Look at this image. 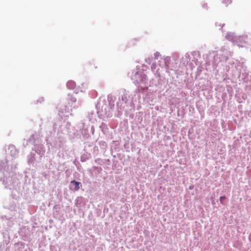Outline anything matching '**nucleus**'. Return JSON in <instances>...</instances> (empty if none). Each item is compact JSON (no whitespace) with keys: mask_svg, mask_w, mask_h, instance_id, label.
<instances>
[{"mask_svg":"<svg viewBox=\"0 0 251 251\" xmlns=\"http://www.w3.org/2000/svg\"><path fill=\"white\" fill-rule=\"evenodd\" d=\"M71 183L74 184V185H75L74 190L75 191H78L79 189V185L80 184V182H77L75 180H72V181H71Z\"/></svg>","mask_w":251,"mask_h":251,"instance_id":"nucleus-1","label":"nucleus"},{"mask_svg":"<svg viewBox=\"0 0 251 251\" xmlns=\"http://www.w3.org/2000/svg\"><path fill=\"white\" fill-rule=\"evenodd\" d=\"M68 87L70 89H74L75 87V83L72 81H70L67 82V84Z\"/></svg>","mask_w":251,"mask_h":251,"instance_id":"nucleus-2","label":"nucleus"},{"mask_svg":"<svg viewBox=\"0 0 251 251\" xmlns=\"http://www.w3.org/2000/svg\"><path fill=\"white\" fill-rule=\"evenodd\" d=\"M222 2L225 4L230 3L231 2V0H222Z\"/></svg>","mask_w":251,"mask_h":251,"instance_id":"nucleus-3","label":"nucleus"},{"mask_svg":"<svg viewBox=\"0 0 251 251\" xmlns=\"http://www.w3.org/2000/svg\"><path fill=\"white\" fill-rule=\"evenodd\" d=\"M226 199V197L225 196H222L220 198V202L222 203V204H223V200H225Z\"/></svg>","mask_w":251,"mask_h":251,"instance_id":"nucleus-4","label":"nucleus"}]
</instances>
